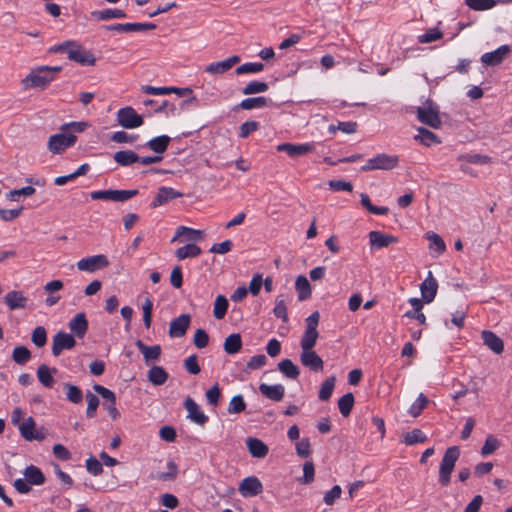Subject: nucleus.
<instances>
[{"label": "nucleus", "mask_w": 512, "mask_h": 512, "mask_svg": "<svg viewBox=\"0 0 512 512\" xmlns=\"http://www.w3.org/2000/svg\"><path fill=\"white\" fill-rule=\"evenodd\" d=\"M154 23H118L105 26L106 30L118 32H141L146 30H154Z\"/></svg>", "instance_id": "obj_18"}, {"label": "nucleus", "mask_w": 512, "mask_h": 512, "mask_svg": "<svg viewBox=\"0 0 512 512\" xmlns=\"http://www.w3.org/2000/svg\"><path fill=\"white\" fill-rule=\"evenodd\" d=\"M24 477L31 485H42L45 483V476L43 472L34 465H29L24 469Z\"/></svg>", "instance_id": "obj_29"}, {"label": "nucleus", "mask_w": 512, "mask_h": 512, "mask_svg": "<svg viewBox=\"0 0 512 512\" xmlns=\"http://www.w3.org/2000/svg\"><path fill=\"white\" fill-rule=\"evenodd\" d=\"M135 345L137 346L138 350L143 355L145 363L147 365L150 362L159 360L161 353H162V349H161L160 345L156 344V345H152V346H147L141 340H137L135 342Z\"/></svg>", "instance_id": "obj_23"}, {"label": "nucleus", "mask_w": 512, "mask_h": 512, "mask_svg": "<svg viewBox=\"0 0 512 512\" xmlns=\"http://www.w3.org/2000/svg\"><path fill=\"white\" fill-rule=\"evenodd\" d=\"M76 141L77 136L75 134L61 131L49 137L47 148L52 154H61L67 148L73 146Z\"/></svg>", "instance_id": "obj_5"}, {"label": "nucleus", "mask_w": 512, "mask_h": 512, "mask_svg": "<svg viewBox=\"0 0 512 512\" xmlns=\"http://www.w3.org/2000/svg\"><path fill=\"white\" fill-rule=\"evenodd\" d=\"M428 398L424 394H420L410 406L408 413L414 418L418 417L422 410L427 406Z\"/></svg>", "instance_id": "obj_50"}, {"label": "nucleus", "mask_w": 512, "mask_h": 512, "mask_svg": "<svg viewBox=\"0 0 512 512\" xmlns=\"http://www.w3.org/2000/svg\"><path fill=\"white\" fill-rule=\"evenodd\" d=\"M259 123L257 121L251 120L246 121L241 124L239 128V137L242 139L247 138L252 132L258 130Z\"/></svg>", "instance_id": "obj_62"}, {"label": "nucleus", "mask_w": 512, "mask_h": 512, "mask_svg": "<svg viewBox=\"0 0 512 512\" xmlns=\"http://www.w3.org/2000/svg\"><path fill=\"white\" fill-rule=\"evenodd\" d=\"M426 238L429 241V249L432 254L438 256L445 251L446 244L438 234L434 232H427Z\"/></svg>", "instance_id": "obj_34"}, {"label": "nucleus", "mask_w": 512, "mask_h": 512, "mask_svg": "<svg viewBox=\"0 0 512 512\" xmlns=\"http://www.w3.org/2000/svg\"><path fill=\"white\" fill-rule=\"evenodd\" d=\"M465 4L474 11H486L492 9L497 0H465Z\"/></svg>", "instance_id": "obj_47"}, {"label": "nucleus", "mask_w": 512, "mask_h": 512, "mask_svg": "<svg viewBox=\"0 0 512 512\" xmlns=\"http://www.w3.org/2000/svg\"><path fill=\"white\" fill-rule=\"evenodd\" d=\"M240 62L238 55H233L225 60L213 62L207 65L204 71L208 74H223Z\"/></svg>", "instance_id": "obj_20"}, {"label": "nucleus", "mask_w": 512, "mask_h": 512, "mask_svg": "<svg viewBox=\"0 0 512 512\" xmlns=\"http://www.w3.org/2000/svg\"><path fill=\"white\" fill-rule=\"evenodd\" d=\"M320 314L318 311L313 312L306 318V328L300 340V347L302 350H311L316 345L319 337L317 330L319 324Z\"/></svg>", "instance_id": "obj_3"}, {"label": "nucleus", "mask_w": 512, "mask_h": 512, "mask_svg": "<svg viewBox=\"0 0 512 512\" xmlns=\"http://www.w3.org/2000/svg\"><path fill=\"white\" fill-rule=\"evenodd\" d=\"M418 120L432 128H438L441 120L438 113V107L431 101L427 100L422 106L415 108Z\"/></svg>", "instance_id": "obj_4"}, {"label": "nucleus", "mask_w": 512, "mask_h": 512, "mask_svg": "<svg viewBox=\"0 0 512 512\" xmlns=\"http://www.w3.org/2000/svg\"><path fill=\"white\" fill-rule=\"evenodd\" d=\"M35 426H36V424L32 417H28L27 419H25L24 422L21 423L19 426V431H20L21 436L25 440L29 441L32 434H34Z\"/></svg>", "instance_id": "obj_53"}, {"label": "nucleus", "mask_w": 512, "mask_h": 512, "mask_svg": "<svg viewBox=\"0 0 512 512\" xmlns=\"http://www.w3.org/2000/svg\"><path fill=\"white\" fill-rule=\"evenodd\" d=\"M31 341L37 347H43L47 342V333L45 328L42 326L36 327L32 332Z\"/></svg>", "instance_id": "obj_59"}, {"label": "nucleus", "mask_w": 512, "mask_h": 512, "mask_svg": "<svg viewBox=\"0 0 512 512\" xmlns=\"http://www.w3.org/2000/svg\"><path fill=\"white\" fill-rule=\"evenodd\" d=\"M369 242L372 248L382 249L397 243L398 238L381 231H371L369 232Z\"/></svg>", "instance_id": "obj_17"}, {"label": "nucleus", "mask_w": 512, "mask_h": 512, "mask_svg": "<svg viewBox=\"0 0 512 512\" xmlns=\"http://www.w3.org/2000/svg\"><path fill=\"white\" fill-rule=\"evenodd\" d=\"M201 252L202 250L198 245L190 243L176 249L175 256L179 260H184L186 258L198 257Z\"/></svg>", "instance_id": "obj_35"}, {"label": "nucleus", "mask_w": 512, "mask_h": 512, "mask_svg": "<svg viewBox=\"0 0 512 512\" xmlns=\"http://www.w3.org/2000/svg\"><path fill=\"white\" fill-rule=\"evenodd\" d=\"M438 284L433 277L432 272L429 271L426 279L420 285V291L424 302H431L437 293Z\"/></svg>", "instance_id": "obj_22"}, {"label": "nucleus", "mask_w": 512, "mask_h": 512, "mask_svg": "<svg viewBox=\"0 0 512 512\" xmlns=\"http://www.w3.org/2000/svg\"><path fill=\"white\" fill-rule=\"evenodd\" d=\"M483 344L495 354L499 355L504 351V342L494 332L483 330L481 332Z\"/></svg>", "instance_id": "obj_21"}, {"label": "nucleus", "mask_w": 512, "mask_h": 512, "mask_svg": "<svg viewBox=\"0 0 512 512\" xmlns=\"http://www.w3.org/2000/svg\"><path fill=\"white\" fill-rule=\"evenodd\" d=\"M354 406V395L351 392L344 394L338 400V408L343 417L350 415Z\"/></svg>", "instance_id": "obj_43"}, {"label": "nucleus", "mask_w": 512, "mask_h": 512, "mask_svg": "<svg viewBox=\"0 0 512 512\" xmlns=\"http://www.w3.org/2000/svg\"><path fill=\"white\" fill-rule=\"evenodd\" d=\"M238 490L244 497H253L260 494L263 490L261 481L255 477H246L240 483Z\"/></svg>", "instance_id": "obj_13"}, {"label": "nucleus", "mask_w": 512, "mask_h": 512, "mask_svg": "<svg viewBox=\"0 0 512 512\" xmlns=\"http://www.w3.org/2000/svg\"><path fill=\"white\" fill-rule=\"evenodd\" d=\"M264 69V65L259 62H248L244 63L236 68V74H246V73H258Z\"/></svg>", "instance_id": "obj_56"}, {"label": "nucleus", "mask_w": 512, "mask_h": 512, "mask_svg": "<svg viewBox=\"0 0 512 512\" xmlns=\"http://www.w3.org/2000/svg\"><path fill=\"white\" fill-rule=\"evenodd\" d=\"M12 359L15 363L24 365L31 359V352L25 346H17L13 349Z\"/></svg>", "instance_id": "obj_46"}, {"label": "nucleus", "mask_w": 512, "mask_h": 512, "mask_svg": "<svg viewBox=\"0 0 512 512\" xmlns=\"http://www.w3.org/2000/svg\"><path fill=\"white\" fill-rule=\"evenodd\" d=\"M278 369L283 375L290 379H296L300 374L298 366H296L290 359L281 360L278 363Z\"/></svg>", "instance_id": "obj_40"}, {"label": "nucleus", "mask_w": 512, "mask_h": 512, "mask_svg": "<svg viewBox=\"0 0 512 512\" xmlns=\"http://www.w3.org/2000/svg\"><path fill=\"white\" fill-rule=\"evenodd\" d=\"M301 364L314 372H321L324 368L322 358L313 350H302L300 354Z\"/></svg>", "instance_id": "obj_12"}, {"label": "nucleus", "mask_w": 512, "mask_h": 512, "mask_svg": "<svg viewBox=\"0 0 512 512\" xmlns=\"http://www.w3.org/2000/svg\"><path fill=\"white\" fill-rule=\"evenodd\" d=\"M191 322L189 314H181L174 318L169 327V336L172 338H181L186 334Z\"/></svg>", "instance_id": "obj_15"}, {"label": "nucleus", "mask_w": 512, "mask_h": 512, "mask_svg": "<svg viewBox=\"0 0 512 512\" xmlns=\"http://www.w3.org/2000/svg\"><path fill=\"white\" fill-rule=\"evenodd\" d=\"M246 445L253 457L264 458L268 454V446L260 439L247 438Z\"/></svg>", "instance_id": "obj_28"}, {"label": "nucleus", "mask_w": 512, "mask_h": 512, "mask_svg": "<svg viewBox=\"0 0 512 512\" xmlns=\"http://www.w3.org/2000/svg\"><path fill=\"white\" fill-rule=\"evenodd\" d=\"M414 139L425 146L440 143V140L435 133L423 127L418 128V134L415 135Z\"/></svg>", "instance_id": "obj_39"}, {"label": "nucleus", "mask_w": 512, "mask_h": 512, "mask_svg": "<svg viewBox=\"0 0 512 512\" xmlns=\"http://www.w3.org/2000/svg\"><path fill=\"white\" fill-rule=\"evenodd\" d=\"M268 90V84L262 81H251L243 89L244 95H252L257 93H263Z\"/></svg>", "instance_id": "obj_49"}, {"label": "nucleus", "mask_w": 512, "mask_h": 512, "mask_svg": "<svg viewBox=\"0 0 512 512\" xmlns=\"http://www.w3.org/2000/svg\"><path fill=\"white\" fill-rule=\"evenodd\" d=\"M55 51L66 53L69 60L81 65H94L96 61L91 52L74 42L61 44L55 49Z\"/></svg>", "instance_id": "obj_2"}, {"label": "nucleus", "mask_w": 512, "mask_h": 512, "mask_svg": "<svg viewBox=\"0 0 512 512\" xmlns=\"http://www.w3.org/2000/svg\"><path fill=\"white\" fill-rule=\"evenodd\" d=\"M166 472H158L156 478L162 481H171L174 480L178 474V467L173 461H169L167 463Z\"/></svg>", "instance_id": "obj_58"}, {"label": "nucleus", "mask_w": 512, "mask_h": 512, "mask_svg": "<svg viewBox=\"0 0 512 512\" xmlns=\"http://www.w3.org/2000/svg\"><path fill=\"white\" fill-rule=\"evenodd\" d=\"M63 387L66 392V398L68 401L73 404H79L82 402L83 393L78 386L71 383H64Z\"/></svg>", "instance_id": "obj_42"}, {"label": "nucleus", "mask_w": 512, "mask_h": 512, "mask_svg": "<svg viewBox=\"0 0 512 512\" xmlns=\"http://www.w3.org/2000/svg\"><path fill=\"white\" fill-rule=\"evenodd\" d=\"M148 380L155 386L163 385L169 378V374L161 366H152L147 373Z\"/></svg>", "instance_id": "obj_31"}, {"label": "nucleus", "mask_w": 512, "mask_h": 512, "mask_svg": "<svg viewBox=\"0 0 512 512\" xmlns=\"http://www.w3.org/2000/svg\"><path fill=\"white\" fill-rule=\"evenodd\" d=\"M443 37V33L438 28H430L424 34L418 36V42L431 43Z\"/></svg>", "instance_id": "obj_55"}, {"label": "nucleus", "mask_w": 512, "mask_h": 512, "mask_svg": "<svg viewBox=\"0 0 512 512\" xmlns=\"http://www.w3.org/2000/svg\"><path fill=\"white\" fill-rule=\"evenodd\" d=\"M91 15L101 21L126 17V13L120 9L95 10L91 13Z\"/></svg>", "instance_id": "obj_37"}, {"label": "nucleus", "mask_w": 512, "mask_h": 512, "mask_svg": "<svg viewBox=\"0 0 512 512\" xmlns=\"http://www.w3.org/2000/svg\"><path fill=\"white\" fill-rule=\"evenodd\" d=\"M60 66H40L32 70L22 81L25 88L45 89L53 80L54 75L61 71Z\"/></svg>", "instance_id": "obj_1"}, {"label": "nucleus", "mask_w": 512, "mask_h": 512, "mask_svg": "<svg viewBox=\"0 0 512 512\" xmlns=\"http://www.w3.org/2000/svg\"><path fill=\"white\" fill-rule=\"evenodd\" d=\"M342 489L339 485H334L329 491L324 494L323 501L326 505H333L336 500L341 496Z\"/></svg>", "instance_id": "obj_61"}, {"label": "nucleus", "mask_w": 512, "mask_h": 512, "mask_svg": "<svg viewBox=\"0 0 512 512\" xmlns=\"http://www.w3.org/2000/svg\"><path fill=\"white\" fill-rule=\"evenodd\" d=\"M209 343V336L204 329H197L194 334L193 344L199 348H205Z\"/></svg>", "instance_id": "obj_63"}, {"label": "nucleus", "mask_w": 512, "mask_h": 512, "mask_svg": "<svg viewBox=\"0 0 512 512\" xmlns=\"http://www.w3.org/2000/svg\"><path fill=\"white\" fill-rule=\"evenodd\" d=\"M5 304L10 310L24 309L27 304V298L21 291H10L4 297Z\"/></svg>", "instance_id": "obj_27"}, {"label": "nucleus", "mask_w": 512, "mask_h": 512, "mask_svg": "<svg viewBox=\"0 0 512 512\" xmlns=\"http://www.w3.org/2000/svg\"><path fill=\"white\" fill-rule=\"evenodd\" d=\"M426 440V435L420 429H413L412 431L403 434V442L409 446L417 443H424Z\"/></svg>", "instance_id": "obj_45"}, {"label": "nucleus", "mask_w": 512, "mask_h": 512, "mask_svg": "<svg viewBox=\"0 0 512 512\" xmlns=\"http://www.w3.org/2000/svg\"><path fill=\"white\" fill-rule=\"evenodd\" d=\"M113 159L121 166H129L138 162L139 156L131 150L118 151L113 155Z\"/></svg>", "instance_id": "obj_38"}, {"label": "nucleus", "mask_w": 512, "mask_h": 512, "mask_svg": "<svg viewBox=\"0 0 512 512\" xmlns=\"http://www.w3.org/2000/svg\"><path fill=\"white\" fill-rule=\"evenodd\" d=\"M273 313L275 317L282 319L283 322L288 321L286 301L282 296H278L275 299V307L273 309Z\"/></svg>", "instance_id": "obj_52"}, {"label": "nucleus", "mask_w": 512, "mask_h": 512, "mask_svg": "<svg viewBox=\"0 0 512 512\" xmlns=\"http://www.w3.org/2000/svg\"><path fill=\"white\" fill-rule=\"evenodd\" d=\"M75 346L76 340L72 334L59 331L53 336L51 351L52 354L57 357L63 350H70Z\"/></svg>", "instance_id": "obj_10"}, {"label": "nucleus", "mask_w": 512, "mask_h": 512, "mask_svg": "<svg viewBox=\"0 0 512 512\" xmlns=\"http://www.w3.org/2000/svg\"><path fill=\"white\" fill-rule=\"evenodd\" d=\"M510 46L502 45L492 52H487L481 56V62L486 66H496L510 54Z\"/></svg>", "instance_id": "obj_14"}, {"label": "nucleus", "mask_w": 512, "mask_h": 512, "mask_svg": "<svg viewBox=\"0 0 512 512\" xmlns=\"http://www.w3.org/2000/svg\"><path fill=\"white\" fill-rule=\"evenodd\" d=\"M500 446V442L493 435H488L485 439L484 445L481 448V454L487 456L495 452Z\"/></svg>", "instance_id": "obj_54"}, {"label": "nucleus", "mask_w": 512, "mask_h": 512, "mask_svg": "<svg viewBox=\"0 0 512 512\" xmlns=\"http://www.w3.org/2000/svg\"><path fill=\"white\" fill-rule=\"evenodd\" d=\"M184 408L188 413L187 417L194 423L203 426L208 421V417L200 410L199 405L192 398L187 397L185 399Z\"/></svg>", "instance_id": "obj_19"}, {"label": "nucleus", "mask_w": 512, "mask_h": 512, "mask_svg": "<svg viewBox=\"0 0 512 512\" xmlns=\"http://www.w3.org/2000/svg\"><path fill=\"white\" fill-rule=\"evenodd\" d=\"M89 127L87 122H70L61 125L60 130L67 133H82Z\"/></svg>", "instance_id": "obj_60"}, {"label": "nucleus", "mask_w": 512, "mask_h": 512, "mask_svg": "<svg viewBox=\"0 0 512 512\" xmlns=\"http://www.w3.org/2000/svg\"><path fill=\"white\" fill-rule=\"evenodd\" d=\"M138 194L137 189L133 190H99L91 192L93 200H106L114 202H125Z\"/></svg>", "instance_id": "obj_7"}, {"label": "nucleus", "mask_w": 512, "mask_h": 512, "mask_svg": "<svg viewBox=\"0 0 512 512\" xmlns=\"http://www.w3.org/2000/svg\"><path fill=\"white\" fill-rule=\"evenodd\" d=\"M57 373V369L55 367L50 368L46 364H41L36 371V375L38 381L45 388H52L54 386L55 380L53 375Z\"/></svg>", "instance_id": "obj_25"}, {"label": "nucleus", "mask_w": 512, "mask_h": 512, "mask_svg": "<svg viewBox=\"0 0 512 512\" xmlns=\"http://www.w3.org/2000/svg\"><path fill=\"white\" fill-rule=\"evenodd\" d=\"M336 384V377L334 375L329 376L322 384L319 390L318 397L321 401H327L330 399Z\"/></svg>", "instance_id": "obj_41"}, {"label": "nucleus", "mask_w": 512, "mask_h": 512, "mask_svg": "<svg viewBox=\"0 0 512 512\" xmlns=\"http://www.w3.org/2000/svg\"><path fill=\"white\" fill-rule=\"evenodd\" d=\"M86 469L94 476H98L103 472L101 462L93 456L86 460Z\"/></svg>", "instance_id": "obj_64"}, {"label": "nucleus", "mask_w": 512, "mask_h": 512, "mask_svg": "<svg viewBox=\"0 0 512 512\" xmlns=\"http://www.w3.org/2000/svg\"><path fill=\"white\" fill-rule=\"evenodd\" d=\"M224 351L233 355L238 353L242 348V338L239 333H233L227 336L223 344Z\"/></svg>", "instance_id": "obj_32"}, {"label": "nucleus", "mask_w": 512, "mask_h": 512, "mask_svg": "<svg viewBox=\"0 0 512 512\" xmlns=\"http://www.w3.org/2000/svg\"><path fill=\"white\" fill-rule=\"evenodd\" d=\"M295 288H296V291L298 293V299L300 301H303V300H306V299L310 298V296H311V286H310V283H309L308 279L305 276L299 275L296 278Z\"/></svg>", "instance_id": "obj_36"}, {"label": "nucleus", "mask_w": 512, "mask_h": 512, "mask_svg": "<svg viewBox=\"0 0 512 512\" xmlns=\"http://www.w3.org/2000/svg\"><path fill=\"white\" fill-rule=\"evenodd\" d=\"M270 100L264 96L246 98L242 100L234 109L251 110L268 106Z\"/></svg>", "instance_id": "obj_30"}, {"label": "nucleus", "mask_w": 512, "mask_h": 512, "mask_svg": "<svg viewBox=\"0 0 512 512\" xmlns=\"http://www.w3.org/2000/svg\"><path fill=\"white\" fill-rule=\"evenodd\" d=\"M117 121L119 125L126 129H134L143 124L142 116L129 106L118 110Z\"/></svg>", "instance_id": "obj_8"}, {"label": "nucleus", "mask_w": 512, "mask_h": 512, "mask_svg": "<svg viewBox=\"0 0 512 512\" xmlns=\"http://www.w3.org/2000/svg\"><path fill=\"white\" fill-rule=\"evenodd\" d=\"M87 409L86 415L88 418H93L96 415L97 408L99 406V399L96 395L88 391L86 393Z\"/></svg>", "instance_id": "obj_57"}, {"label": "nucleus", "mask_w": 512, "mask_h": 512, "mask_svg": "<svg viewBox=\"0 0 512 512\" xmlns=\"http://www.w3.org/2000/svg\"><path fill=\"white\" fill-rule=\"evenodd\" d=\"M171 141V138L167 135L157 136L152 138L146 143V146L157 154H163Z\"/></svg>", "instance_id": "obj_33"}, {"label": "nucleus", "mask_w": 512, "mask_h": 512, "mask_svg": "<svg viewBox=\"0 0 512 512\" xmlns=\"http://www.w3.org/2000/svg\"><path fill=\"white\" fill-rule=\"evenodd\" d=\"M398 162V156L380 153L367 160L361 167V171L392 170L398 165Z\"/></svg>", "instance_id": "obj_6"}, {"label": "nucleus", "mask_w": 512, "mask_h": 512, "mask_svg": "<svg viewBox=\"0 0 512 512\" xmlns=\"http://www.w3.org/2000/svg\"><path fill=\"white\" fill-rule=\"evenodd\" d=\"M276 149L279 152L287 153L292 158H296L313 152L315 150V145L312 143H281L277 145Z\"/></svg>", "instance_id": "obj_11"}, {"label": "nucleus", "mask_w": 512, "mask_h": 512, "mask_svg": "<svg viewBox=\"0 0 512 512\" xmlns=\"http://www.w3.org/2000/svg\"><path fill=\"white\" fill-rule=\"evenodd\" d=\"M77 268L80 271L93 273L97 270L104 269L109 266L108 258L103 255H94L86 258H82L77 262Z\"/></svg>", "instance_id": "obj_9"}, {"label": "nucleus", "mask_w": 512, "mask_h": 512, "mask_svg": "<svg viewBox=\"0 0 512 512\" xmlns=\"http://www.w3.org/2000/svg\"><path fill=\"white\" fill-rule=\"evenodd\" d=\"M180 197H183V193L171 187L161 186L158 188L157 194L151 203V207L156 208L162 206L169 201Z\"/></svg>", "instance_id": "obj_16"}, {"label": "nucleus", "mask_w": 512, "mask_h": 512, "mask_svg": "<svg viewBox=\"0 0 512 512\" xmlns=\"http://www.w3.org/2000/svg\"><path fill=\"white\" fill-rule=\"evenodd\" d=\"M229 303L224 295H218L214 302L213 315L216 319H223L227 313Z\"/></svg>", "instance_id": "obj_44"}, {"label": "nucleus", "mask_w": 512, "mask_h": 512, "mask_svg": "<svg viewBox=\"0 0 512 512\" xmlns=\"http://www.w3.org/2000/svg\"><path fill=\"white\" fill-rule=\"evenodd\" d=\"M68 326L75 337L83 338L88 330V321L85 313L81 312L76 314V316L70 320Z\"/></svg>", "instance_id": "obj_24"}, {"label": "nucleus", "mask_w": 512, "mask_h": 512, "mask_svg": "<svg viewBox=\"0 0 512 512\" xmlns=\"http://www.w3.org/2000/svg\"><path fill=\"white\" fill-rule=\"evenodd\" d=\"M246 408V403L242 395H235L231 398L228 406L229 414H239Z\"/></svg>", "instance_id": "obj_51"}, {"label": "nucleus", "mask_w": 512, "mask_h": 512, "mask_svg": "<svg viewBox=\"0 0 512 512\" xmlns=\"http://www.w3.org/2000/svg\"><path fill=\"white\" fill-rule=\"evenodd\" d=\"M361 204L363 207H365L370 213L372 214H375V215H387L388 212H389V208L388 207H378V206H374L371 201H370V198L367 194L365 193H362L361 194Z\"/></svg>", "instance_id": "obj_48"}, {"label": "nucleus", "mask_w": 512, "mask_h": 512, "mask_svg": "<svg viewBox=\"0 0 512 512\" xmlns=\"http://www.w3.org/2000/svg\"><path fill=\"white\" fill-rule=\"evenodd\" d=\"M259 391L266 398L273 401H281L285 394V388L281 384L268 385L265 383L260 384Z\"/></svg>", "instance_id": "obj_26"}]
</instances>
